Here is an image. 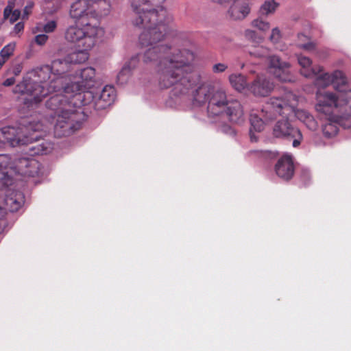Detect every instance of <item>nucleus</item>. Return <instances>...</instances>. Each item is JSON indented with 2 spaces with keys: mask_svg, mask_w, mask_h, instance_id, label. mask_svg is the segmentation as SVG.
Listing matches in <instances>:
<instances>
[{
  "mask_svg": "<svg viewBox=\"0 0 351 351\" xmlns=\"http://www.w3.org/2000/svg\"><path fill=\"white\" fill-rule=\"evenodd\" d=\"M207 112L211 117L226 116L232 123L241 124L245 121L244 110L240 101L228 96L221 88L212 90L208 97Z\"/></svg>",
  "mask_w": 351,
  "mask_h": 351,
  "instance_id": "obj_6",
  "label": "nucleus"
},
{
  "mask_svg": "<svg viewBox=\"0 0 351 351\" xmlns=\"http://www.w3.org/2000/svg\"><path fill=\"white\" fill-rule=\"evenodd\" d=\"M48 40V36L46 34H38L35 36V43L38 45H43Z\"/></svg>",
  "mask_w": 351,
  "mask_h": 351,
  "instance_id": "obj_38",
  "label": "nucleus"
},
{
  "mask_svg": "<svg viewBox=\"0 0 351 351\" xmlns=\"http://www.w3.org/2000/svg\"><path fill=\"white\" fill-rule=\"evenodd\" d=\"M273 89V84L263 76H258L249 86L248 90L256 96L265 97Z\"/></svg>",
  "mask_w": 351,
  "mask_h": 351,
  "instance_id": "obj_18",
  "label": "nucleus"
},
{
  "mask_svg": "<svg viewBox=\"0 0 351 351\" xmlns=\"http://www.w3.org/2000/svg\"><path fill=\"white\" fill-rule=\"evenodd\" d=\"M104 34V29L90 21L75 23L67 27L64 32L65 40L77 47L92 49L97 38Z\"/></svg>",
  "mask_w": 351,
  "mask_h": 351,
  "instance_id": "obj_8",
  "label": "nucleus"
},
{
  "mask_svg": "<svg viewBox=\"0 0 351 351\" xmlns=\"http://www.w3.org/2000/svg\"><path fill=\"white\" fill-rule=\"evenodd\" d=\"M10 169L12 171L11 157L8 154H0V173H5L8 176H11L8 169Z\"/></svg>",
  "mask_w": 351,
  "mask_h": 351,
  "instance_id": "obj_29",
  "label": "nucleus"
},
{
  "mask_svg": "<svg viewBox=\"0 0 351 351\" xmlns=\"http://www.w3.org/2000/svg\"><path fill=\"white\" fill-rule=\"evenodd\" d=\"M313 77H315L314 83L318 88H325L330 84H334L336 87L337 84L345 83L343 74L339 70L335 71L332 73H324L322 67V71Z\"/></svg>",
  "mask_w": 351,
  "mask_h": 351,
  "instance_id": "obj_13",
  "label": "nucleus"
},
{
  "mask_svg": "<svg viewBox=\"0 0 351 351\" xmlns=\"http://www.w3.org/2000/svg\"><path fill=\"white\" fill-rule=\"evenodd\" d=\"M13 184L14 179L11 176L0 173V234L8 226L6 210L16 212L25 202L23 193L11 188Z\"/></svg>",
  "mask_w": 351,
  "mask_h": 351,
  "instance_id": "obj_7",
  "label": "nucleus"
},
{
  "mask_svg": "<svg viewBox=\"0 0 351 351\" xmlns=\"http://www.w3.org/2000/svg\"><path fill=\"white\" fill-rule=\"evenodd\" d=\"M228 68V66L223 63L215 64L213 66V71L214 73H221L225 71Z\"/></svg>",
  "mask_w": 351,
  "mask_h": 351,
  "instance_id": "obj_40",
  "label": "nucleus"
},
{
  "mask_svg": "<svg viewBox=\"0 0 351 351\" xmlns=\"http://www.w3.org/2000/svg\"><path fill=\"white\" fill-rule=\"evenodd\" d=\"M116 92L113 86L108 85L104 86L98 98L95 100V108L97 110L106 108L114 102Z\"/></svg>",
  "mask_w": 351,
  "mask_h": 351,
  "instance_id": "obj_20",
  "label": "nucleus"
},
{
  "mask_svg": "<svg viewBox=\"0 0 351 351\" xmlns=\"http://www.w3.org/2000/svg\"><path fill=\"white\" fill-rule=\"evenodd\" d=\"M20 16L21 11L19 10H12L10 14L8 19H10L11 23H13L19 19Z\"/></svg>",
  "mask_w": 351,
  "mask_h": 351,
  "instance_id": "obj_37",
  "label": "nucleus"
},
{
  "mask_svg": "<svg viewBox=\"0 0 351 351\" xmlns=\"http://www.w3.org/2000/svg\"><path fill=\"white\" fill-rule=\"evenodd\" d=\"M95 77V70L89 66L82 69L80 72L79 80L76 82L66 83L64 87L65 93H82L84 97L90 95L86 90L93 86Z\"/></svg>",
  "mask_w": 351,
  "mask_h": 351,
  "instance_id": "obj_10",
  "label": "nucleus"
},
{
  "mask_svg": "<svg viewBox=\"0 0 351 351\" xmlns=\"http://www.w3.org/2000/svg\"><path fill=\"white\" fill-rule=\"evenodd\" d=\"M165 1L133 0L132 7L136 19L132 23L143 28L139 36L140 45L149 47L143 54V61H158L156 75L160 88L174 86L173 94L178 96L187 94L193 87V82L187 72L191 69L195 55L189 49H177L160 44L172 29L173 16L162 6L151 9L148 3Z\"/></svg>",
  "mask_w": 351,
  "mask_h": 351,
  "instance_id": "obj_1",
  "label": "nucleus"
},
{
  "mask_svg": "<svg viewBox=\"0 0 351 351\" xmlns=\"http://www.w3.org/2000/svg\"><path fill=\"white\" fill-rule=\"evenodd\" d=\"M248 53L251 56L261 58L267 56L269 54V50L267 48L261 46L248 51Z\"/></svg>",
  "mask_w": 351,
  "mask_h": 351,
  "instance_id": "obj_32",
  "label": "nucleus"
},
{
  "mask_svg": "<svg viewBox=\"0 0 351 351\" xmlns=\"http://www.w3.org/2000/svg\"><path fill=\"white\" fill-rule=\"evenodd\" d=\"M15 83V78L14 77H9L6 79L3 82V85L4 86H12Z\"/></svg>",
  "mask_w": 351,
  "mask_h": 351,
  "instance_id": "obj_45",
  "label": "nucleus"
},
{
  "mask_svg": "<svg viewBox=\"0 0 351 351\" xmlns=\"http://www.w3.org/2000/svg\"><path fill=\"white\" fill-rule=\"evenodd\" d=\"M298 62L301 66L300 73L306 77H313L315 74L322 71L321 66H312V61L308 57L300 55L298 56Z\"/></svg>",
  "mask_w": 351,
  "mask_h": 351,
  "instance_id": "obj_22",
  "label": "nucleus"
},
{
  "mask_svg": "<svg viewBox=\"0 0 351 351\" xmlns=\"http://www.w3.org/2000/svg\"><path fill=\"white\" fill-rule=\"evenodd\" d=\"M29 141L23 128L6 126L0 129V142L8 143L12 147L24 145Z\"/></svg>",
  "mask_w": 351,
  "mask_h": 351,
  "instance_id": "obj_12",
  "label": "nucleus"
},
{
  "mask_svg": "<svg viewBox=\"0 0 351 351\" xmlns=\"http://www.w3.org/2000/svg\"><path fill=\"white\" fill-rule=\"evenodd\" d=\"M23 70V65L21 64H17L12 68V73L17 76L19 75Z\"/></svg>",
  "mask_w": 351,
  "mask_h": 351,
  "instance_id": "obj_43",
  "label": "nucleus"
},
{
  "mask_svg": "<svg viewBox=\"0 0 351 351\" xmlns=\"http://www.w3.org/2000/svg\"><path fill=\"white\" fill-rule=\"evenodd\" d=\"M280 37V32L278 28H274L270 36V40L272 42H277Z\"/></svg>",
  "mask_w": 351,
  "mask_h": 351,
  "instance_id": "obj_41",
  "label": "nucleus"
},
{
  "mask_svg": "<svg viewBox=\"0 0 351 351\" xmlns=\"http://www.w3.org/2000/svg\"><path fill=\"white\" fill-rule=\"evenodd\" d=\"M7 59H3L2 60H0V68L2 66V65L5 63V60Z\"/></svg>",
  "mask_w": 351,
  "mask_h": 351,
  "instance_id": "obj_48",
  "label": "nucleus"
},
{
  "mask_svg": "<svg viewBox=\"0 0 351 351\" xmlns=\"http://www.w3.org/2000/svg\"><path fill=\"white\" fill-rule=\"evenodd\" d=\"M294 170V164L291 155H283L278 159L275 165V171L278 176L286 181L292 178Z\"/></svg>",
  "mask_w": 351,
  "mask_h": 351,
  "instance_id": "obj_16",
  "label": "nucleus"
},
{
  "mask_svg": "<svg viewBox=\"0 0 351 351\" xmlns=\"http://www.w3.org/2000/svg\"><path fill=\"white\" fill-rule=\"evenodd\" d=\"M80 48L81 49L75 50L65 56L66 61L70 66L71 64H82L88 60L89 58L88 51L91 49Z\"/></svg>",
  "mask_w": 351,
  "mask_h": 351,
  "instance_id": "obj_24",
  "label": "nucleus"
},
{
  "mask_svg": "<svg viewBox=\"0 0 351 351\" xmlns=\"http://www.w3.org/2000/svg\"><path fill=\"white\" fill-rule=\"evenodd\" d=\"M64 87L60 90H62L61 93L51 96L45 104L48 109L56 114L54 134L58 138L70 136L81 128L85 120L81 106L87 104L82 93H65Z\"/></svg>",
  "mask_w": 351,
  "mask_h": 351,
  "instance_id": "obj_2",
  "label": "nucleus"
},
{
  "mask_svg": "<svg viewBox=\"0 0 351 351\" xmlns=\"http://www.w3.org/2000/svg\"><path fill=\"white\" fill-rule=\"evenodd\" d=\"M279 4L274 0H267L261 5L260 8L261 15L267 16L269 14H272L275 12Z\"/></svg>",
  "mask_w": 351,
  "mask_h": 351,
  "instance_id": "obj_30",
  "label": "nucleus"
},
{
  "mask_svg": "<svg viewBox=\"0 0 351 351\" xmlns=\"http://www.w3.org/2000/svg\"><path fill=\"white\" fill-rule=\"evenodd\" d=\"M245 37L247 40L251 41L254 45L259 44L261 43L263 38L254 31L251 29H247L245 32Z\"/></svg>",
  "mask_w": 351,
  "mask_h": 351,
  "instance_id": "obj_31",
  "label": "nucleus"
},
{
  "mask_svg": "<svg viewBox=\"0 0 351 351\" xmlns=\"http://www.w3.org/2000/svg\"><path fill=\"white\" fill-rule=\"evenodd\" d=\"M298 39H299V40H303L304 39H307V37L303 34H299Z\"/></svg>",
  "mask_w": 351,
  "mask_h": 351,
  "instance_id": "obj_47",
  "label": "nucleus"
},
{
  "mask_svg": "<svg viewBox=\"0 0 351 351\" xmlns=\"http://www.w3.org/2000/svg\"><path fill=\"white\" fill-rule=\"evenodd\" d=\"M297 104V97L291 93H287L282 97H273L265 104L260 114H250V137L252 142H257L258 136L255 132H261L265 124L272 120L276 114L289 115L294 111Z\"/></svg>",
  "mask_w": 351,
  "mask_h": 351,
  "instance_id": "obj_4",
  "label": "nucleus"
},
{
  "mask_svg": "<svg viewBox=\"0 0 351 351\" xmlns=\"http://www.w3.org/2000/svg\"><path fill=\"white\" fill-rule=\"evenodd\" d=\"M291 114L287 116L283 114L285 118L279 119L275 123L272 134L275 138L293 139V146L297 147L300 145L303 136L300 130L289 121L288 117Z\"/></svg>",
  "mask_w": 351,
  "mask_h": 351,
  "instance_id": "obj_9",
  "label": "nucleus"
},
{
  "mask_svg": "<svg viewBox=\"0 0 351 351\" xmlns=\"http://www.w3.org/2000/svg\"><path fill=\"white\" fill-rule=\"evenodd\" d=\"M12 171L24 177L36 178L43 174L42 165L34 158H21L16 160Z\"/></svg>",
  "mask_w": 351,
  "mask_h": 351,
  "instance_id": "obj_11",
  "label": "nucleus"
},
{
  "mask_svg": "<svg viewBox=\"0 0 351 351\" xmlns=\"http://www.w3.org/2000/svg\"><path fill=\"white\" fill-rule=\"evenodd\" d=\"M298 105V104H296ZM297 106L294 108V111L291 114H295V116L301 120L311 130H316L317 127V124L316 121L314 119L313 117L308 112L303 110H295Z\"/></svg>",
  "mask_w": 351,
  "mask_h": 351,
  "instance_id": "obj_27",
  "label": "nucleus"
},
{
  "mask_svg": "<svg viewBox=\"0 0 351 351\" xmlns=\"http://www.w3.org/2000/svg\"><path fill=\"white\" fill-rule=\"evenodd\" d=\"M229 81L232 87L239 92L249 87L245 77L241 74L230 75L229 76Z\"/></svg>",
  "mask_w": 351,
  "mask_h": 351,
  "instance_id": "obj_28",
  "label": "nucleus"
},
{
  "mask_svg": "<svg viewBox=\"0 0 351 351\" xmlns=\"http://www.w3.org/2000/svg\"><path fill=\"white\" fill-rule=\"evenodd\" d=\"M49 67L51 70L53 77H60L61 88L63 86H66L65 83L66 80V74L70 71L71 66L66 61V58L64 59H56L52 61ZM60 85V84H57Z\"/></svg>",
  "mask_w": 351,
  "mask_h": 351,
  "instance_id": "obj_17",
  "label": "nucleus"
},
{
  "mask_svg": "<svg viewBox=\"0 0 351 351\" xmlns=\"http://www.w3.org/2000/svg\"><path fill=\"white\" fill-rule=\"evenodd\" d=\"M15 0H9L8 5L4 10L3 14L4 18L8 19L10 14L12 10L14 8Z\"/></svg>",
  "mask_w": 351,
  "mask_h": 351,
  "instance_id": "obj_36",
  "label": "nucleus"
},
{
  "mask_svg": "<svg viewBox=\"0 0 351 351\" xmlns=\"http://www.w3.org/2000/svg\"><path fill=\"white\" fill-rule=\"evenodd\" d=\"M328 116V121L323 125L322 132L324 136L332 138L335 136L339 131L338 125L344 128H350V125L344 121H336L333 120V113H323Z\"/></svg>",
  "mask_w": 351,
  "mask_h": 351,
  "instance_id": "obj_21",
  "label": "nucleus"
},
{
  "mask_svg": "<svg viewBox=\"0 0 351 351\" xmlns=\"http://www.w3.org/2000/svg\"><path fill=\"white\" fill-rule=\"evenodd\" d=\"M298 46L300 48L308 51H313L315 49V44L313 42H308L307 43L304 44L299 43Z\"/></svg>",
  "mask_w": 351,
  "mask_h": 351,
  "instance_id": "obj_39",
  "label": "nucleus"
},
{
  "mask_svg": "<svg viewBox=\"0 0 351 351\" xmlns=\"http://www.w3.org/2000/svg\"><path fill=\"white\" fill-rule=\"evenodd\" d=\"M14 32L15 33L18 34L21 32H23L24 29V23L23 22H19L16 23L14 26Z\"/></svg>",
  "mask_w": 351,
  "mask_h": 351,
  "instance_id": "obj_44",
  "label": "nucleus"
},
{
  "mask_svg": "<svg viewBox=\"0 0 351 351\" xmlns=\"http://www.w3.org/2000/svg\"><path fill=\"white\" fill-rule=\"evenodd\" d=\"M61 78L53 77L49 65L38 67L29 72L14 89V93L27 95L25 104L29 106L38 104L43 98L61 89Z\"/></svg>",
  "mask_w": 351,
  "mask_h": 351,
  "instance_id": "obj_3",
  "label": "nucleus"
},
{
  "mask_svg": "<svg viewBox=\"0 0 351 351\" xmlns=\"http://www.w3.org/2000/svg\"><path fill=\"white\" fill-rule=\"evenodd\" d=\"M27 150L30 155H46L53 150V144L46 140H37L34 141L33 138L29 137L27 144Z\"/></svg>",
  "mask_w": 351,
  "mask_h": 351,
  "instance_id": "obj_19",
  "label": "nucleus"
},
{
  "mask_svg": "<svg viewBox=\"0 0 351 351\" xmlns=\"http://www.w3.org/2000/svg\"><path fill=\"white\" fill-rule=\"evenodd\" d=\"M15 48V44L13 43L5 45L0 51V56L2 59H8L13 53Z\"/></svg>",
  "mask_w": 351,
  "mask_h": 351,
  "instance_id": "obj_33",
  "label": "nucleus"
},
{
  "mask_svg": "<svg viewBox=\"0 0 351 351\" xmlns=\"http://www.w3.org/2000/svg\"><path fill=\"white\" fill-rule=\"evenodd\" d=\"M56 28L57 22L56 21H50L43 26V31L47 34L52 33L56 30Z\"/></svg>",
  "mask_w": 351,
  "mask_h": 351,
  "instance_id": "obj_35",
  "label": "nucleus"
},
{
  "mask_svg": "<svg viewBox=\"0 0 351 351\" xmlns=\"http://www.w3.org/2000/svg\"><path fill=\"white\" fill-rule=\"evenodd\" d=\"M269 69L274 76L281 82H291L292 77L289 72V64L283 62L277 56L269 58Z\"/></svg>",
  "mask_w": 351,
  "mask_h": 351,
  "instance_id": "obj_14",
  "label": "nucleus"
},
{
  "mask_svg": "<svg viewBox=\"0 0 351 351\" xmlns=\"http://www.w3.org/2000/svg\"><path fill=\"white\" fill-rule=\"evenodd\" d=\"M92 14L88 0H77L71 5L69 15L75 23L80 20L82 22L90 21L89 16Z\"/></svg>",
  "mask_w": 351,
  "mask_h": 351,
  "instance_id": "obj_15",
  "label": "nucleus"
},
{
  "mask_svg": "<svg viewBox=\"0 0 351 351\" xmlns=\"http://www.w3.org/2000/svg\"><path fill=\"white\" fill-rule=\"evenodd\" d=\"M214 88L208 86L202 85L199 86L193 92V102L194 105L202 106L208 103V97Z\"/></svg>",
  "mask_w": 351,
  "mask_h": 351,
  "instance_id": "obj_25",
  "label": "nucleus"
},
{
  "mask_svg": "<svg viewBox=\"0 0 351 351\" xmlns=\"http://www.w3.org/2000/svg\"><path fill=\"white\" fill-rule=\"evenodd\" d=\"M252 25L263 32L267 31L270 28L269 23L263 20L261 18L254 20L252 21Z\"/></svg>",
  "mask_w": 351,
  "mask_h": 351,
  "instance_id": "obj_34",
  "label": "nucleus"
},
{
  "mask_svg": "<svg viewBox=\"0 0 351 351\" xmlns=\"http://www.w3.org/2000/svg\"><path fill=\"white\" fill-rule=\"evenodd\" d=\"M138 61V57L134 56L124 64L122 69L117 75V80L120 84L125 83L128 81L129 77L130 76L132 70L136 68Z\"/></svg>",
  "mask_w": 351,
  "mask_h": 351,
  "instance_id": "obj_26",
  "label": "nucleus"
},
{
  "mask_svg": "<svg viewBox=\"0 0 351 351\" xmlns=\"http://www.w3.org/2000/svg\"><path fill=\"white\" fill-rule=\"evenodd\" d=\"M213 2L218 3L219 4L228 3L231 0H212Z\"/></svg>",
  "mask_w": 351,
  "mask_h": 351,
  "instance_id": "obj_46",
  "label": "nucleus"
},
{
  "mask_svg": "<svg viewBox=\"0 0 351 351\" xmlns=\"http://www.w3.org/2000/svg\"><path fill=\"white\" fill-rule=\"evenodd\" d=\"M34 4L32 3H28L23 10V19L28 18L29 14L32 12Z\"/></svg>",
  "mask_w": 351,
  "mask_h": 351,
  "instance_id": "obj_42",
  "label": "nucleus"
},
{
  "mask_svg": "<svg viewBox=\"0 0 351 351\" xmlns=\"http://www.w3.org/2000/svg\"><path fill=\"white\" fill-rule=\"evenodd\" d=\"M234 3L230 6L228 14L233 20H241L247 16L250 9L247 3H240L237 0H231Z\"/></svg>",
  "mask_w": 351,
  "mask_h": 351,
  "instance_id": "obj_23",
  "label": "nucleus"
},
{
  "mask_svg": "<svg viewBox=\"0 0 351 351\" xmlns=\"http://www.w3.org/2000/svg\"><path fill=\"white\" fill-rule=\"evenodd\" d=\"M315 109L319 113H333V120L351 125V89L337 93L318 90Z\"/></svg>",
  "mask_w": 351,
  "mask_h": 351,
  "instance_id": "obj_5",
  "label": "nucleus"
}]
</instances>
